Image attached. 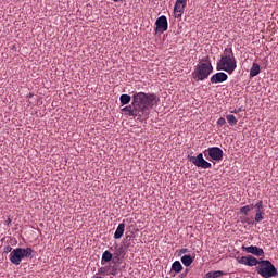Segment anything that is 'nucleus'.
<instances>
[{
    "label": "nucleus",
    "mask_w": 278,
    "mask_h": 278,
    "mask_svg": "<svg viewBox=\"0 0 278 278\" xmlns=\"http://www.w3.org/2000/svg\"><path fill=\"white\" fill-rule=\"evenodd\" d=\"M189 161L192 162L198 168H211L212 164L203 159V154L200 153L198 156H190Z\"/></svg>",
    "instance_id": "7"
},
{
    "label": "nucleus",
    "mask_w": 278,
    "mask_h": 278,
    "mask_svg": "<svg viewBox=\"0 0 278 278\" xmlns=\"http://www.w3.org/2000/svg\"><path fill=\"white\" fill-rule=\"evenodd\" d=\"M185 8L182 4H179V3H175V7H174V14H175V17L176 18H180L185 12Z\"/></svg>",
    "instance_id": "12"
},
{
    "label": "nucleus",
    "mask_w": 278,
    "mask_h": 278,
    "mask_svg": "<svg viewBox=\"0 0 278 278\" xmlns=\"http://www.w3.org/2000/svg\"><path fill=\"white\" fill-rule=\"evenodd\" d=\"M204 155L208 162H222L224 151L219 147H212L204 151Z\"/></svg>",
    "instance_id": "6"
},
{
    "label": "nucleus",
    "mask_w": 278,
    "mask_h": 278,
    "mask_svg": "<svg viewBox=\"0 0 278 278\" xmlns=\"http://www.w3.org/2000/svg\"><path fill=\"white\" fill-rule=\"evenodd\" d=\"M124 232H125V224L122 223L118 225V227L115 231L114 239L119 240L124 236Z\"/></svg>",
    "instance_id": "13"
},
{
    "label": "nucleus",
    "mask_w": 278,
    "mask_h": 278,
    "mask_svg": "<svg viewBox=\"0 0 278 278\" xmlns=\"http://www.w3.org/2000/svg\"><path fill=\"white\" fill-rule=\"evenodd\" d=\"M228 79V75L224 72H218L216 74H214L211 77V83L212 84H219V83H224Z\"/></svg>",
    "instance_id": "11"
},
{
    "label": "nucleus",
    "mask_w": 278,
    "mask_h": 278,
    "mask_svg": "<svg viewBox=\"0 0 278 278\" xmlns=\"http://www.w3.org/2000/svg\"><path fill=\"white\" fill-rule=\"evenodd\" d=\"M188 253V249H181L180 251H179V255L181 256V255H184V254H187Z\"/></svg>",
    "instance_id": "29"
},
{
    "label": "nucleus",
    "mask_w": 278,
    "mask_h": 278,
    "mask_svg": "<svg viewBox=\"0 0 278 278\" xmlns=\"http://www.w3.org/2000/svg\"><path fill=\"white\" fill-rule=\"evenodd\" d=\"M34 251L31 248H16L10 253L9 261L14 266H20L21 262L25 258L31 257Z\"/></svg>",
    "instance_id": "5"
},
{
    "label": "nucleus",
    "mask_w": 278,
    "mask_h": 278,
    "mask_svg": "<svg viewBox=\"0 0 278 278\" xmlns=\"http://www.w3.org/2000/svg\"><path fill=\"white\" fill-rule=\"evenodd\" d=\"M113 1H114V2H119V1H122V2H123V1H125V0H113Z\"/></svg>",
    "instance_id": "33"
},
{
    "label": "nucleus",
    "mask_w": 278,
    "mask_h": 278,
    "mask_svg": "<svg viewBox=\"0 0 278 278\" xmlns=\"http://www.w3.org/2000/svg\"><path fill=\"white\" fill-rule=\"evenodd\" d=\"M194 262V258L191 255H184L181 257V263L186 266L189 267L192 263Z\"/></svg>",
    "instance_id": "15"
},
{
    "label": "nucleus",
    "mask_w": 278,
    "mask_h": 278,
    "mask_svg": "<svg viewBox=\"0 0 278 278\" xmlns=\"http://www.w3.org/2000/svg\"><path fill=\"white\" fill-rule=\"evenodd\" d=\"M166 278H169V277H166Z\"/></svg>",
    "instance_id": "34"
},
{
    "label": "nucleus",
    "mask_w": 278,
    "mask_h": 278,
    "mask_svg": "<svg viewBox=\"0 0 278 278\" xmlns=\"http://www.w3.org/2000/svg\"><path fill=\"white\" fill-rule=\"evenodd\" d=\"M237 262L240 265H244L248 267H255L258 265V260L256 257H254L253 255H248V256H238L237 257Z\"/></svg>",
    "instance_id": "8"
},
{
    "label": "nucleus",
    "mask_w": 278,
    "mask_h": 278,
    "mask_svg": "<svg viewBox=\"0 0 278 278\" xmlns=\"http://www.w3.org/2000/svg\"><path fill=\"white\" fill-rule=\"evenodd\" d=\"M264 217H265V213H262V214H256L255 215V223H261L264 220Z\"/></svg>",
    "instance_id": "24"
},
{
    "label": "nucleus",
    "mask_w": 278,
    "mask_h": 278,
    "mask_svg": "<svg viewBox=\"0 0 278 278\" xmlns=\"http://www.w3.org/2000/svg\"><path fill=\"white\" fill-rule=\"evenodd\" d=\"M256 273L263 278H273L278 276V270L268 260L258 261Z\"/></svg>",
    "instance_id": "4"
},
{
    "label": "nucleus",
    "mask_w": 278,
    "mask_h": 278,
    "mask_svg": "<svg viewBox=\"0 0 278 278\" xmlns=\"http://www.w3.org/2000/svg\"><path fill=\"white\" fill-rule=\"evenodd\" d=\"M109 276H117V268L115 266L110 267Z\"/></svg>",
    "instance_id": "25"
},
{
    "label": "nucleus",
    "mask_w": 278,
    "mask_h": 278,
    "mask_svg": "<svg viewBox=\"0 0 278 278\" xmlns=\"http://www.w3.org/2000/svg\"><path fill=\"white\" fill-rule=\"evenodd\" d=\"M261 73V66L258 63H253V66L250 71V76L255 77Z\"/></svg>",
    "instance_id": "14"
},
{
    "label": "nucleus",
    "mask_w": 278,
    "mask_h": 278,
    "mask_svg": "<svg viewBox=\"0 0 278 278\" xmlns=\"http://www.w3.org/2000/svg\"><path fill=\"white\" fill-rule=\"evenodd\" d=\"M160 97L156 93L136 92L132 96L131 105H127L123 111H127L129 116L138 117L139 121L149 118L150 110L156 106Z\"/></svg>",
    "instance_id": "1"
},
{
    "label": "nucleus",
    "mask_w": 278,
    "mask_h": 278,
    "mask_svg": "<svg viewBox=\"0 0 278 278\" xmlns=\"http://www.w3.org/2000/svg\"><path fill=\"white\" fill-rule=\"evenodd\" d=\"M34 97V93H31V92H29L28 94H27V98L28 99H30V98H33Z\"/></svg>",
    "instance_id": "31"
},
{
    "label": "nucleus",
    "mask_w": 278,
    "mask_h": 278,
    "mask_svg": "<svg viewBox=\"0 0 278 278\" xmlns=\"http://www.w3.org/2000/svg\"><path fill=\"white\" fill-rule=\"evenodd\" d=\"M237 68V59L235 56L232 48H226L220 60L217 62V71H225L228 74H232Z\"/></svg>",
    "instance_id": "3"
},
{
    "label": "nucleus",
    "mask_w": 278,
    "mask_h": 278,
    "mask_svg": "<svg viewBox=\"0 0 278 278\" xmlns=\"http://www.w3.org/2000/svg\"><path fill=\"white\" fill-rule=\"evenodd\" d=\"M241 111H242V108H239V109H235L233 111H231V113L238 114Z\"/></svg>",
    "instance_id": "30"
},
{
    "label": "nucleus",
    "mask_w": 278,
    "mask_h": 278,
    "mask_svg": "<svg viewBox=\"0 0 278 278\" xmlns=\"http://www.w3.org/2000/svg\"><path fill=\"white\" fill-rule=\"evenodd\" d=\"M226 118H227L228 123L230 124V126H235L238 123V119L233 114L227 115Z\"/></svg>",
    "instance_id": "22"
},
{
    "label": "nucleus",
    "mask_w": 278,
    "mask_h": 278,
    "mask_svg": "<svg viewBox=\"0 0 278 278\" xmlns=\"http://www.w3.org/2000/svg\"><path fill=\"white\" fill-rule=\"evenodd\" d=\"M12 251H13V250H12L11 245H7V247H4V249H3V253H4V254H9V253L11 254Z\"/></svg>",
    "instance_id": "26"
},
{
    "label": "nucleus",
    "mask_w": 278,
    "mask_h": 278,
    "mask_svg": "<svg viewBox=\"0 0 278 278\" xmlns=\"http://www.w3.org/2000/svg\"><path fill=\"white\" fill-rule=\"evenodd\" d=\"M112 257H113V255H112L111 252L104 251V252H103V255H102V263H103V262H104V263H110V262L112 261Z\"/></svg>",
    "instance_id": "20"
},
{
    "label": "nucleus",
    "mask_w": 278,
    "mask_h": 278,
    "mask_svg": "<svg viewBox=\"0 0 278 278\" xmlns=\"http://www.w3.org/2000/svg\"><path fill=\"white\" fill-rule=\"evenodd\" d=\"M254 207L256 208V214H265V208L262 200L258 201L256 205H254Z\"/></svg>",
    "instance_id": "19"
},
{
    "label": "nucleus",
    "mask_w": 278,
    "mask_h": 278,
    "mask_svg": "<svg viewBox=\"0 0 278 278\" xmlns=\"http://www.w3.org/2000/svg\"><path fill=\"white\" fill-rule=\"evenodd\" d=\"M119 100L123 105H126L131 101V97L129 94H122Z\"/></svg>",
    "instance_id": "21"
},
{
    "label": "nucleus",
    "mask_w": 278,
    "mask_h": 278,
    "mask_svg": "<svg viewBox=\"0 0 278 278\" xmlns=\"http://www.w3.org/2000/svg\"><path fill=\"white\" fill-rule=\"evenodd\" d=\"M224 276V271L216 270V271H208L205 275V278H222Z\"/></svg>",
    "instance_id": "16"
},
{
    "label": "nucleus",
    "mask_w": 278,
    "mask_h": 278,
    "mask_svg": "<svg viewBox=\"0 0 278 278\" xmlns=\"http://www.w3.org/2000/svg\"><path fill=\"white\" fill-rule=\"evenodd\" d=\"M156 28L155 33L163 34L168 29V21L165 15L160 16L155 22Z\"/></svg>",
    "instance_id": "9"
},
{
    "label": "nucleus",
    "mask_w": 278,
    "mask_h": 278,
    "mask_svg": "<svg viewBox=\"0 0 278 278\" xmlns=\"http://www.w3.org/2000/svg\"><path fill=\"white\" fill-rule=\"evenodd\" d=\"M254 207H255L254 204L245 205L240 208V213L243 215H248L251 212V210H254Z\"/></svg>",
    "instance_id": "18"
},
{
    "label": "nucleus",
    "mask_w": 278,
    "mask_h": 278,
    "mask_svg": "<svg viewBox=\"0 0 278 278\" xmlns=\"http://www.w3.org/2000/svg\"><path fill=\"white\" fill-rule=\"evenodd\" d=\"M110 266H104L98 269V275L109 276Z\"/></svg>",
    "instance_id": "23"
},
{
    "label": "nucleus",
    "mask_w": 278,
    "mask_h": 278,
    "mask_svg": "<svg viewBox=\"0 0 278 278\" xmlns=\"http://www.w3.org/2000/svg\"><path fill=\"white\" fill-rule=\"evenodd\" d=\"M214 67L212 65L211 58L207 55L199 61V64L194 67L192 72V78L195 81L206 80L213 73Z\"/></svg>",
    "instance_id": "2"
},
{
    "label": "nucleus",
    "mask_w": 278,
    "mask_h": 278,
    "mask_svg": "<svg viewBox=\"0 0 278 278\" xmlns=\"http://www.w3.org/2000/svg\"><path fill=\"white\" fill-rule=\"evenodd\" d=\"M226 124V119L224 117H220L218 121H217V125L218 126H224Z\"/></svg>",
    "instance_id": "27"
},
{
    "label": "nucleus",
    "mask_w": 278,
    "mask_h": 278,
    "mask_svg": "<svg viewBox=\"0 0 278 278\" xmlns=\"http://www.w3.org/2000/svg\"><path fill=\"white\" fill-rule=\"evenodd\" d=\"M182 269H184V267H182V265H181V263L179 261H175L173 263V266H172V270L173 271H175L176 274H179V273L182 271Z\"/></svg>",
    "instance_id": "17"
},
{
    "label": "nucleus",
    "mask_w": 278,
    "mask_h": 278,
    "mask_svg": "<svg viewBox=\"0 0 278 278\" xmlns=\"http://www.w3.org/2000/svg\"><path fill=\"white\" fill-rule=\"evenodd\" d=\"M93 278H103V277H101V276H98V274L93 277Z\"/></svg>",
    "instance_id": "32"
},
{
    "label": "nucleus",
    "mask_w": 278,
    "mask_h": 278,
    "mask_svg": "<svg viewBox=\"0 0 278 278\" xmlns=\"http://www.w3.org/2000/svg\"><path fill=\"white\" fill-rule=\"evenodd\" d=\"M242 251L247 252L248 254H252L256 257H264V250L256 245H250V247L243 245Z\"/></svg>",
    "instance_id": "10"
},
{
    "label": "nucleus",
    "mask_w": 278,
    "mask_h": 278,
    "mask_svg": "<svg viewBox=\"0 0 278 278\" xmlns=\"http://www.w3.org/2000/svg\"><path fill=\"white\" fill-rule=\"evenodd\" d=\"M176 3L184 5L185 8L187 7V0H176Z\"/></svg>",
    "instance_id": "28"
}]
</instances>
